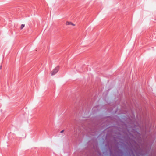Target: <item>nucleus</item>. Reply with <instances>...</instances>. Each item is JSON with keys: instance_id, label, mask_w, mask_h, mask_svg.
Instances as JSON below:
<instances>
[{"instance_id": "1", "label": "nucleus", "mask_w": 156, "mask_h": 156, "mask_svg": "<svg viewBox=\"0 0 156 156\" xmlns=\"http://www.w3.org/2000/svg\"><path fill=\"white\" fill-rule=\"evenodd\" d=\"M59 68L57 66L55 67L52 71L51 72V75H55L58 71Z\"/></svg>"}, {"instance_id": "2", "label": "nucleus", "mask_w": 156, "mask_h": 156, "mask_svg": "<svg viewBox=\"0 0 156 156\" xmlns=\"http://www.w3.org/2000/svg\"><path fill=\"white\" fill-rule=\"evenodd\" d=\"M66 25H74L71 22H68V21L66 22Z\"/></svg>"}, {"instance_id": "3", "label": "nucleus", "mask_w": 156, "mask_h": 156, "mask_svg": "<svg viewBox=\"0 0 156 156\" xmlns=\"http://www.w3.org/2000/svg\"><path fill=\"white\" fill-rule=\"evenodd\" d=\"M25 26V25L24 24H22L21 27H20V28L21 29H22Z\"/></svg>"}, {"instance_id": "4", "label": "nucleus", "mask_w": 156, "mask_h": 156, "mask_svg": "<svg viewBox=\"0 0 156 156\" xmlns=\"http://www.w3.org/2000/svg\"><path fill=\"white\" fill-rule=\"evenodd\" d=\"M64 130H62L60 132H61V133H63L64 132Z\"/></svg>"}]
</instances>
